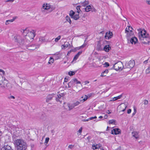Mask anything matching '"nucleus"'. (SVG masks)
<instances>
[{"instance_id": "f257e3e1", "label": "nucleus", "mask_w": 150, "mask_h": 150, "mask_svg": "<svg viewBox=\"0 0 150 150\" xmlns=\"http://www.w3.org/2000/svg\"><path fill=\"white\" fill-rule=\"evenodd\" d=\"M21 31L25 37L23 39H21V41L19 42L20 45H27L28 43L32 41L35 35V31L34 30H30V29L28 28L22 30Z\"/></svg>"}, {"instance_id": "f03ea898", "label": "nucleus", "mask_w": 150, "mask_h": 150, "mask_svg": "<svg viewBox=\"0 0 150 150\" xmlns=\"http://www.w3.org/2000/svg\"><path fill=\"white\" fill-rule=\"evenodd\" d=\"M15 143L17 145V150H25L27 146L25 142L22 139H17L15 141Z\"/></svg>"}, {"instance_id": "7ed1b4c3", "label": "nucleus", "mask_w": 150, "mask_h": 150, "mask_svg": "<svg viewBox=\"0 0 150 150\" xmlns=\"http://www.w3.org/2000/svg\"><path fill=\"white\" fill-rule=\"evenodd\" d=\"M1 77L2 79L0 81V86L5 89H11L12 87L10 84H8V81L6 79L5 77L4 78L2 76H1Z\"/></svg>"}, {"instance_id": "20e7f679", "label": "nucleus", "mask_w": 150, "mask_h": 150, "mask_svg": "<svg viewBox=\"0 0 150 150\" xmlns=\"http://www.w3.org/2000/svg\"><path fill=\"white\" fill-rule=\"evenodd\" d=\"M138 34L139 39L140 40H143V38H145L149 35L148 34L146 33V32L145 30H140Z\"/></svg>"}, {"instance_id": "39448f33", "label": "nucleus", "mask_w": 150, "mask_h": 150, "mask_svg": "<svg viewBox=\"0 0 150 150\" xmlns=\"http://www.w3.org/2000/svg\"><path fill=\"white\" fill-rule=\"evenodd\" d=\"M113 68L114 69L118 71L120 69L122 70V68H123V65L121 62H119L115 64L113 66Z\"/></svg>"}, {"instance_id": "423d86ee", "label": "nucleus", "mask_w": 150, "mask_h": 150, "mask_svg": "<svg viewBox=\"0 0 150 150\" xmlns=\"http://www.w3.org/2000/svg\"><path fill=\"white\" fill-rule=\"evenodd\" d=\"M135 62L134 60H130L126 64V67L131 69L134 66Z\"/></svg>"}, {"instance_id": "0eeeda50", "label": "nucleus", "mask_w": 150, "mask_h": 150, "mask_svg": "<svg viewBox=\"0 0 150 150\" xmlns=\"http://www.w3.org/2000/svg\"><path fill=\"white\" fill-rule=\"evenodd\" d=\"M141 40L142 41V43L144 44L148 45L150 44V37L149 35L143 38V39Z\"/></svg>"}, {"instance_id": "6e6552de", "label": "nucleus", "mask_w": 150, "mask_h": 150, "mask_svg": "<svg viewBox=\"0 0 150 150\" xmlns=\"http://www.w3.org/2000/svg\"><path fill=\"white\" fill-rule=\"evenodd\" d=\"M63 95L62 93L59 94L56 96V100L57 102H59L61 103L63 100Z\"/></svg>"}, {"instance_id": "1a4fd4ad", "label": "nucleus", "mask_w": 150, "mask_h": 150, "mask_svg": "<svg viewBox=\"0 0 150 150\" xmlns=\"http://www.w3.org/2000/svg\"><path fill=\"white\" fill-rule=\"evenodd\" d=\"M128 27V28H126L125 29V33H127V37H128L130 35V33L132 32V30H130V28L131 29H132V27L130 26H129Z\"/></svg>"}, {"instance_id": "9d476101", "label": "nucleus", "mask_w": 150, "mask_h": 150, "mask_svg": "<svg viewBox=\"0 0 150 150\" xmlns=\"http://www.w3.org/2000/svg\"><path fill=\"white\" fill-rule=\"evenodd\" d=\"M91 94H90L89 95H88V96L85 95L84 96L81 97L80 99V102L81 103L83 102L86 100L89 97H90L91 96Z\"/></svg>"}, {"instance_id": "9b49d317", "label": "nucleus", "mask_w": 150, "mask_h": 150, "mask_svg": "<svg viewBox=\"0 0 150 150\" xmlns=\"http://www.w3.org/2000/svg\"><path fill=\"white\" fill-rule=\"evenodd\" d=\"M120 133V130L118 128L114 129L111 131V134L115 135L119 134Z\"/></svg>"}, {"instance_id": "f8f14e48", "label": "nucleus", "mask_w": 150, "mask_h": 150, "mask_svg": "<svg viewBox=\"0 0 150 150\" xmlns=\"http://www.w3.org/2000/svg\"><path fill=\"white\" fill-rule=\"evenodd\" d=\"M112 32L109 31L106 33L105 37L106 39H109L112 37Z\"/></svg>"}, {"instance_id": "ddd939ff", "label": "nucleus", "mask_w": 150, "mask_h": 150, "mask_svg": "<svg viewBox=\"0 0 150 150\" xmlns=\"http://www.w3.org/2000/svg\"><path fill=\"white\" fill-rule=\"evenodd\" d=\"M103 47L101 45L100 42H98L97 45L96 47V49L98 51H101L103 50Z\"/></svg>"}, {"instance_id": "4468645a", "label": "nucleus", "mask_w": 150, "mask_h": 150, "mask_svg": "<svg viewBox=\"0 0 150 150\" xmlns=\"http://www.w3.org/2000/svg\"><path fill=\"white\" fill-rule=\"evenodd\" d=\"M50 4L47 3L43 4L42 8L45 10L50 11Z\"/></svg>"}, {"instance_id": "2eb2a0df", "label": "nucleus", "mask_w": 150, "mask_h": 150, "mask_svg": "<svg viewBox=\"0 0 150 150\" xmlns=\"http://www.w3.org/2000/svg\"><path fill=\"white\" fill-rule=\"evenodd\" d=\"M137 41V38L135 37H133L130 40V42L132 44H135Z\"/></svg>"}, {"instance_id": "dca6fc26", "label": "nucleus", "mask_w": 150, "mask_h": 150, "mask_svg": "<svg viewBox=\"0 0 150 150\" xmlns=\"http://www.w3.org/2000/svg\"><path fill=\"white\" fill-rule=\"evenodd\" d=\"M70 46V45L68 42H65L64 45L62 46V49H65L67 48L69 46Z\"/></svg>"}, {"instance_id": "f3484780", "label": "nucleus", "mask_w": 150, "mask_h": 150, "mask_svg": "<svg viewBox=\"0 0 150 150\" xmlns=\"http://www.w3.org/2000/svg\"><path fill=\"white\" fill-rule=\"evenodd\" d=\"M1 150H13V149H12L11 147L7 145L6 146H4V147H2Z\"/></svg>"}, {"instance_id": "a211bd4d", "label": "nucleus", "mask_w": 150, "mask_h": 150, "mask_svg": "<svg viewBox=\"0 0 150 150\" xmlns=\"http://www.w3.org/2000/svg\"><path fill=\"white\" fill-rule=\"evenodd\" d=\"M103 49L105 51L108 52L111 49V48L109 45H106L103 47Z\"/></svg>"}, {"instance_id": "6ab92c4d", "label": "nucleus", "mask_w": 150, "mask_h": 150, "mask_svg": "<svg viewBox=\"0 0 150 150\" xmlns=\"http://www.w3.org/2000/svg\"><path fill=\"white\" fill-rule=\"evenodd\" d=\"M54 94H49L47 97L46 99V102H48L50 100H52Z\"/></svg>"}, {"instance_id": "aec40b11", "label": "nucleus", "mask_w": 150, "mask_h": 150, "mask_svg": "<svg viewBox=\"0 0 150 150\" xmlns=\"http://www.w3.org/2000/svg\"><path fill=\"white\" fill-rule=\"evenodd\" d=\"M50 9L49 11V13H51L56 8V6L55 5H50Z\"/></svg>"}, {"instance_id": "412c9836", "label": "nucleus", "mask_w": 150, "mask_h": 150, "mask_svg": "<svg viewBox=\"0 0 150 150\" xmlns=\"http://www.w3.org/2000/svg\"><path fill=\"white\" fill-rule=\"evenodd\" d=\"M132 135L135 138L137 139L139 138L138 136V132H137L134 131L132 132Z\"/></svg>"}, {"instance_id": "4be33fe9", "label": "nucleus", "mask_w": 150, "mask_h": 150, "mask_svg": "<svg viewBox=\"0 0 150 150\" xmlns=\"http://www.w3.org/2000/svg\"><path fill=\"white\" fill-rule=\"evenodd\" d=\"M108 69L105 70L103 71L101 73L100 76L102 77L105 76H106V74L108 73Z\"/></svg>"}, {"instance_id": "5701e85b", "label": "nucleus", "mask_w": 150, "mask_h": 150, "mask_svg": "<svg viewBox=\"0 0 150 150\" xmlns=\"http://www.w3.org/2000/svg\"><path fill=\"white\" fill-rule=\"evenodd\" d=\"M67 105L68 107L69 110H71L74 107L73 103H68Z\"/></svg>"}, {"instance_id": "b1692460", "label": "nucleus", "mask_w": 150, "mask_h": 150, "mask_svg": "<svg viewBox=\"0 0 150 150\" xmlns=\"http://www.w3.org/2000/svg\"><path fill=\"white\" fill-rule=\"evenodd\" d=\"M72 18H73L74 20H76L78 19L79 18V13L76 14L75 15H74Z\"/></svg>"}, {"instance_id": "393cba45", "label": "nucleus", "mask_w": 150, "mask_h": 150, "mask_svg": "<svg viewBox=\"0 0 150 150\" xmlns=\"http://www.w3.org/2000/svg\"><path fill=\"white\" fill-rule=\"evenodd\" d=\"M74 85V82L73 79H72L68 83V87L70 88L71 86H73Z\"/></svg>"}, {"instance_id": "a878e982", "label": "nucleus", "mask_w": 150, "mask_h": 150, "mask_svg": "<svg viewBox=\"0 0 150 150\" xmlns=\"http://www.w3.org/2000/svg\"><path fill=\"white\" fill-rule=\"evenodd\" d=\"M15 19V18H13V19L6 20L5 23L6 25H7L9 24L10 23L13 22Z\"/></svg>"}, {"instance_id": "bb28decb", "label": "nucleus", "mask_w": 150, "mask_h": 150, "mask_svg": "<svg viewBox=\"0 0 150 150\" xmlns=\"http://www.w3.org/2000/svg\"><path fill=\"white\" fill-rule=\"evenodd\" d=\"M122 95H120L117 96L113 98V100H111V101H114L117 100L118 99H120L121 98V97H122Z\"/></svg>"}, {"instance_id": "cd10ccee", "label": "nucleus", "mask_w": 150, "mask_h": 150, "mask_svg": "<svg viewBox=\"0 0 150 150\" xmlns=\"http://www.w3.org/2000/svg\"><path fill=\"white\" fill-rule=\"evenodd\" d=\"M88 4V0H86L84 2L81 3L82 6L84 7L86 6Z\"/></svg>"}, {"instance_id": "c85d7f7f", "label": "nucleus", "mask_w": 150, "mask_h": 150, "mask_svg": "<svg viewBox=\"0 0 150 150\" xmlns=\"http://www.w3.org/2000/svg\"><path fill=\"white\" fill-rule=\"evenodd\" d=\"M91 6L90 5H88L85 8V11L86 12L89 11L91 9Z\"/></svg>"}, {"instance_id": "c756f323", "label": "nucleus", "mask_w": 150, "mask_h": 150, "mask_svg": "<svg viewBox=\"0 0 150 150\" xmlns=\"http://www.w3.org/2000/svg\"><path fill=\"white\" fill-rule=\"evenodd\" d=\"M45 38L44 37H42L39 38V42H40V43H41L42 42L45 41Z\"/></svg>"}, {"instance_id": "7c9ffc66", "label": "nucleus", "mask_w": 150, "mask_h": 150, "mask_svg": "<svg viewBox=\"0 0 150 150\" xmlns=\"http://www.w3.org/2000/svg\"><path fill=\"white\" fill-rule=\"evenodd\" d=\"M79 101H80V100H79ZM81 103V102L80 101H77L73 103H73L74 107H75Z\"/></svg>"}, {"instance_id": "2f4dec72", "label": "nucleus", "mask_w": 150, "mask_h": 150, "mask_svg": "<svg viewBox=\"0 0 150 150\" xmlns=\"http://www.w3.org/2000/svg\"><path fill=\"white\" fill-rule=\"evenodd\" d=\"M66 19L68 22L70 24L71 23V21L70 17L68 16H67L66 17Z\"/></svg>"}, {"instance_id": "473e14b6", "label": "nucleus", "mask_w": 150, "mask_h": 150, "mask_svg": "<svg viewBox=\"0 0 150 150\" xmlns=\"http://www.w3.org/2000/svg\"><path fill=\"white\" fill-rule=\"evenodd\" d=\"M75 14V13L73 11L71 10L69 12V15L72 18Z\"/></svg>"}, {"instance_id": "72a5a7b5", "label": "nucleus", "mask_w": 150, "mask_h": 150, "mask_svg": "<svg viewBox=\"0 0 150 150\" xmlns=\"http://www.w3.org/2000/svg\"><path fill=\"white\" fill-rule=\"evenodd\" d=\"M121 107L122 108H124L122 110V111L124 112L125 110L127 107V106L124 104H122L121 105Z\"/></svg>"}, {"instance_id": "f704fd0d", "label": "nucleus", "mask_w": 150, "mask_h": 150, "mask_svg": "<svg viewBox=\"0 0 150 150\" xmlns=\"http://www.w3.org/2000/svg\"><path fill=\"white\" fill-rule=\"evenodd\" d=\"M74 83H76L77 84H80L81 82L80 81H79L78 80L76 79H72Z\"/></svg>"}, {"instance_id": "c9c22d12", "label": "nucleus", "mask_w": 150, "mask_h": 150, "mask_svg": "<svg viewBox=\"0 0 150 150\" xmlns=\"http://www.w3.org/2000/svg\"><path fill=\"white\" fill-rule=\"evenodd\" d=\"M54 61V59L52 57H50V59L48 62V63L49 64H50L51 63H53Z\"/></svg>"}, {"instance_id": "e433bc0d", "label": "nucleus", "mask_w": 150, "mask_h": 150, "mask_svg": "<svg viewBox=\"0 0 150 150\" xmlns=\"http://www.w3.org/2000/svg\"><path fill=\"white\" fill-rule=\"evenodd\" d=\"M115 122V120H110L109 121V124H114Z\"/></svg>"}, {"instance_id": "4c0bfd02", "label": "nucleus", "mask_w": 150, "mask_h": 150, "mask_svg": "<svg viewBox=\"0 0 150 150\" xmlns=\"http://www.w3.org/2000/svg\"><path fill=\"white\" fill-rule=\"evenodd\" d=\"M69 75L70 76H72L74 75L75 74V72L73 71H70L69 72Z\"/></svg>"}, {"instance_id": "58836bf2", "label": "nucleus", "mask_w": 150, "mask_h": 150, "mask_svg": "<svg viewBox=\"0 0 150 150\" xmlns=\"http://www.w3.org/2000/svg\"><path fill=\"white\" fill-rule=\"evenodd\" d=\"M146 73L147 74L150 73V66L147 68L146 70Z\"/></svg>"}, {"instance_id": "ea45409f", "label": "nucleus", "mask_w": 150, "mask_h": 150, "mask_svg": "<svg viewBox=\"0 0 150 150\" xmlns=\"http://www.w3.org/2000/svg\"><path fill=\"white\" fill-rule=\"evenodd\" d=\"M60 38H61V36L60 35L58 36L57 38H55V42H57L58 41V40L60 39Z\"/></svg>"}, {"instance_id": "a19ab883", "label": "nucleus", "mask_w": 150, "mask_h": 150, "mask_svg": "<svg viewBox=\"0 0 150 150\" xmlns=\"http://www.w3.org/2000/svg\"><path fill=\"white\" fill-rule=\"evenodd\" d=\"M80 6H78L76 7V8L77 9V12L78 13H79L80 11H81L80 9Z\"/></svg>"}, {"instance_id": "79ce46f5", "label": "nucleus", "mask_w": 150, "mask_h": 150, "mask_svg": "<svg viewBox=\"0 0 150 150\" xmlns=\"http://www.w3.org/2000/svg\"><path fill=\"white\" fill-rule=\"evenodd\" d=\"M79 56L78 55H77V54H76L74 57L73 60H76L78 58Z\"/></svg>"}, {"instance_id": "37998d69", "label": "nucleus", "mask_w": 150, "mask_h": 150, "mask_svg": "<svg viewBox=\"0 0 150 150\" xmlns=\"http://www.w3.org/2000/svg\"><path fill=\"white\" fill-rule=\"evenodd\" d=\"M92 149L93 150H95L96 149H97V148L96 147V145H95L94 144H93L92 145Z\"/></svg>"}, {"instance_id": "c03bdc74", "label": "nucleus", "mask_w": 150, "mask_h": 150, "mask_svg": "<svg viewBox=\"0 0 150 150\" xmlns=\"http://www.w3.org/2000/svg\"><path fill=\"white\" fill-rule=\"evenodd\" d=\"M104 65H105V67H107L109 66V64L108 63L106 62L104 64Z\"/></svg>"}, {"instance_id": "a18cd8bd", "label": "nucleus", "mask_w": 150, "mask_h": 150, "mask_svg": "<svg viewBox=\"0 0 150 150\" xmlns=\"http://www.w3.org/2000/svg\"><path fill=\"white\" fill-rule=\"evenodd\" d=\"M144 102V104L145 105H147L148 104V102L147 100H144L143 101Z\"/></svg>"}, {"instance_id": "49530a36", "label": "nucleus", "mask_w": 150, "mask_h": 150, "mask_svg": "<svg viewBox=\"0 0 150 150\" xmlns=\"http://www.w3.org/2000/svg\"><path fill=\"white\" fill-rule=\"evenodd\" d=\"M49 138L48 137H47L45 139V143L47 144L49 140Z\"/></svg>"}, {"instance_id": "de8ad7c7", "label": "nucleus", "mask_w": 150, "mask_h": 150, "mask_svg": "<svg viewBox=\"0 0 150 150\" xmlns=\"http://www.w3.org/2000/svg\"><path fill=\"white\" fill-rule=\"evenodd\" d=\"M74 145L72 144L69 145L68 146V148H69L71 149L74 147Z\"/></svg>"}, {"instance_id": "09e8293b", "label": "nucleus", "mask_w": 150, "mask_h": 150, "mask_svg": "<svg viewBox=\"0 0 150 150\" xmlns=\"http://www.w3.org/2000/svg\"><path fill=\"white\" fill-rule=\"evenodd\" d=\"M82 127H81L79 129L78 132H79L80 133V134H81L82 132Z\"/></svg>"}, {"instance_id": "8fccbe9b", "label": "nucleus", "mask_w": 150, "mask_h": 150, "mask_svg": "<svg viewBox=\"0 0 150 150\" xmlns=\"http://www.w3.org/2000/svg\"><path fill=\"white\" fill-rule=\"evenodd\" d=\"M86 45V44L84 43L82 45H81V46L80 47V48H83V47H85Z\"/></svg>"}, {"instance_id": "3c124183", "label": "nucleus", "mask_w": 150, "mask_h": 150, "mask_svg": "<svg viewBox=\"0 0 150 150\" xmlns=\"http://www.w3.org/2000/svg\"><path fill=\"white\" fill-rule=\"evenodd\" d=\"M97 118V117L96 116H94V117H90L89 118V120H93L94 119H96Z\"/></svg>"}, {"instance_id": "603ef678", "label": "nucleus", "mask_w": 150, "mask_h": 150, "mask_svg": "<svg viewBox=\"0 0 150 150\" xmlns=\"http://www.w3.org/2000/svg\"><path fill=\"white\" fill-rule=\"evenodd\" d=\"M14 1V0H7L6 1H5V2H10L12 3Z\"/></svg>"}, {"instance_id": "864d4df0", "label": "nucleus", "mask_w": 150, "mask_h": 150, "mask_svg": "<svg viewBox=\"0 0 150 150\" xmlns=\"http://www.w3.org/2000/svg\"><path fill=\"white\" fill-rule=\"evenodd\" d=\"M0 72H2L3 73V75H5V71L4 70H3L1 69H0Z\"/></svg>"}, {"instance_id": "5fc2aeb1", "label": "nucleus", "mask_w": 150, "mask_h": 150, "mask_svg": "<svg viewBox=\"0 0 150 150\" xmlns=\"http://www.w3.org/2000/svg\"><path fill=\"white\" fill-rule=\"evenodd\" d=\"M96 146L97 149L100 148L101 146L100 144H96Z\"/></svg>"}, {"instance_id": "6e6d98bb", "label": "nucleus", "mask_w": 150, "mask_h": 150, "mask_svg": "<svg viewBox=\"0 0 150 150\" xmlns=\"http://www.w3.org/2000/svg\"><path fill=\"white\" fill-rule=\"evenodd\" d=\"M8 98L10 99H15V97L12 96H10L9 97H8Z\"/></svg>"}, {"instance_id": "4d7b16f0", "label": "nucleus", "mask_w": 150, "mask_h": 150, "mask_svg": "<svg viewBox=\"0 0 150 150\" xmlns=\"http://www.w3.org/2000/svg\"><path fill=\"white\" fill-rule=\"evenodd\" d=\"M82 51H80L79 52L76 54L79 56L82 53Z\"/></svg>"}, {"instance_id": "13d9d810", "label": "nucleus", "mask_w": 150, "mask_h": 150, "mask_svg": "<svg viewBox=\"0 0 150 150\" xmlns=\"http://www.w3.org/2000/svg\"><path fill=\"white\" fill-rule=\"evenodd\" d=\"M131 112V110L130 109H129L127 110V113L128 114H129Z\"/></svg>"}, {"instance_id": "bf43d9fd", "label": "nucleus", "mask_w": 150, "mask_h": 150, "mask_svg": "<svg viewBox=\"0 0 150 150\" xmlns=\"http://www.w3.org/2000/svg\"><path fill=\"white\" fill-rule=\"evenodd\" d=\"M146 3L149 4V5H150V0H147L146 1Z\"/></svg>"}, {"instance_id": "052dcab7", "label": "nucleus", "mask_w": 150, "mask_h": 150, "mask_svg": "<svg viewBox=\"0 0 150 150\" xmlns=\"http://www.w3.org/2000/svg\"><path fill=\"white\" fill-rule=\"evenodd\" d=\"M136 110H134V112L132 114V116H134V115H135V114L136 113Z\"/></svg>"}, {"instance_id": "680f3d73", "label": "nucleus", "mask_w": 150, "mask_h": 150, "mask_svg": "<svg viewBox=\"0 0 150 150\" xmlns=\"http://www.w3.org/2000/svg\"><path fill=\"white\" fill-rule=\"evenodd\" d=\"M89 119H84V120H83V122H86V121H88L89 120Z\"/></svg>"}, {"instance_id": "e2e57ef3", "label": "nucleus", "mask_w": 150, "mask_h": 150, "mask_svg": "<svg viewBox=\"0 0 150 150\" xmlns=\"http://www.w3.org/2000/svg\"><path fill=\"white\" fill-rule=\"evenodd\" d=\"M87 139L89 142L90 139H91V136H89L87 137Z\"/></svg>"}, {"instance_id": "0e129e2a", "label": "nucleus", "mask_w": 150, "mask_h": 150, "mask_svg": "<svg viewBox=\"0 0 150 150\" xmlns=\"http://www.w3.org/2000/svg\"><path fill=\"white\" fill-rule=\"evenodd\" d=\"M108 117V116L107 115H105L104 116L105 119H107Z\"/></svg>"}, {"instance_id": "69168bd1", "label": "nucleus", "mask_w": 150, "mask_h": 150, "mask_svg": "<svg viewBox=\"0 0 150 150\" xmlns=\"http://www.w3.org/2000/svg\"><path fill=\"white\" fill-rule=\"evenodd\" d=\"M148 60H146L144 62V64H147V63L148 62Z\"/></svg>"}, {"instance_id": "338daca9", "label": "nucleus", "mask_w": 150, "mask_h": 150, "mask_svg": "<svg viewBox=\"0 0 150 150\" xmlns=\"http://www.w3.org/2000/svg\"><path fill=\"white\" fill-rule=\"evenodd\" d=\"M107 113H108V114H110L111 113V112L109 110H108V111L107 112Z\"/></svg>"}, {"instance_id": "774afa93", "label": "nucleus", "mask_w": 150, "mask_h": 150, "mask_svg": "<svg viewBox=\"0 0 150 150\" xmlns=\"http://www.w3.org/2000/svg\"><path fill=\"white\" fill-rule=\"evenodd\" d=\"M68 81V79H67L66 78L65 79L64 81L65 82H67Z\"/></svg>"}]
</instances>
